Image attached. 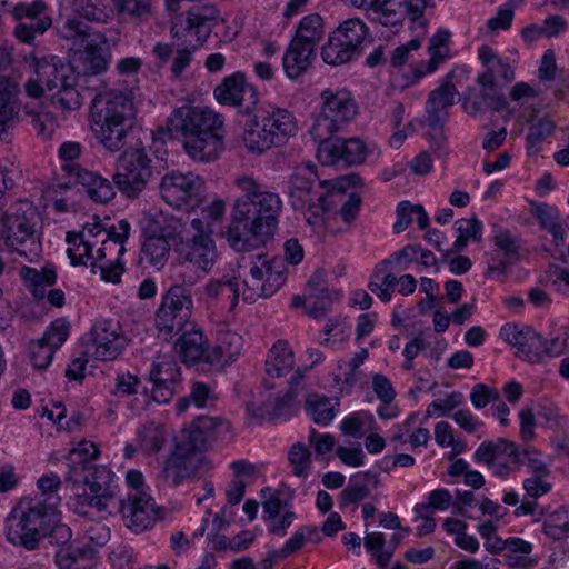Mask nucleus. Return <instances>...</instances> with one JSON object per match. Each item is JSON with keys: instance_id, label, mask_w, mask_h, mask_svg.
Masks as SVG:
<instances>
[{"instance_id": "obj_1", "label": "nucleus", "mask_w": 569, "mask_h": 569, "mask_svg": "<svg viewBox=\"0 0 569 569\" xmlns=\"http://www.w3.org/2000/svg\"><path fill=\"white\" fill-rule=\"evenodd\" d=\"M243 194L236 199L230 223L222 237L238 252H248L263 246L278 226L282 201L277 193L262 191L250 177L236 180Z\"/></svg>"}, {"instance_id": "obj_2", "label": "nucleus", "mask_w": 569, "mask_h": 569, "mask_svg": "<svg viewBox=\"0 0 569 569\" xmlns=\"http://www.w3.org/2000/svg\"><path fill=\"white\" fill-rule=\"evenodd\" d=\"M170 138H182L186 152L196 161H216L224 150L223 118L213 110L182 106L167 120Z\"/></svg>"}, {"instance_id": "obj_3", "label": "nucleus", "mask_w": 569, "mask_h": 569, "mask_svg": "<svg viewBox=\"0 0 569 569\" xmlns=\"http://www.w3.org/2000/svg\"><path fill=\"white\" fill-rule=\"evenodd\" d=\"M358 106L348 90L322 91V166L343 162L347 167L358 166L366 160L367 148L358 138L343 139L335 136L356 117Z\"/></svg>"}, {"instance_id": "obj_4", "label": "nucleus", "mask_w": 569, "mask_h": 569, "mask_svg": "<svg viewBox=\"0 0 569 569\" xmlns=\"http://www.w3.org/2000/svg\"><path fill=\"white\" fill-rule=\"evenodd\" d=\"M220 11L214 4L192 7L184 18H179L171 27L172 43L157 42L152 49L160 64L167 63L176 56L171 64V73L179 78L190 66L192 53L202 44L219 20Z\"/></svg>"}, {"instance_id": "obj_5", "label": "nucleus", "mask_w": 569, "mask_h": 569, "mask_svg": "<svg viewBox=\"0 0 569 569\" xmlns=\"http://www.w3.org/2000/svg\"><path fill=\"white\" fill-rule=\"evenodd\" d=\"M136 116L131 91L110 90L92 101L91 130L110 152L120 151Z\"/></svg>"}, {"instance_id": "obj_6", "label": "nucleus", "mask_w": 569, "mask_h": 569, "mask_svg": "<svg viewBox=\"0 0 569 569\" xmlns=\"http://www.w3.org/2000/svg\"><path fill=\"white\" fill-rule=\"evenodd\" d=\"M41 220L38 208L20 199L6 209L0 208V240L12 252L29 262L38 261L42 253Z\"/></svg>"}, {"instance_id": "obj_7", "label": "nucleus", "mask_w": 569, "mask_h": 569, "mask_svg": "<svg viewBox=\"0 0 569 569\" xmlns=\"http://www.w3.org/2000/svg\"><path fill=\"white\" fill-rule=\"evenodd\" d=\"M59 502L60 498H22L6 519L8 541L27 550L37 549L49 526L57 521Z\"/></svg>"}, {"instance_id": "obj_8", "label": "nucleus", "mask_w": 569, "mask_h": 569, "mask_svg": "<svg viewBox=\"0 0 569 569\" xmlns=\"http://www.w3.org/2000/svg\"><path fill=\"white\" fill-rule=\"evenodd\" d=\"M36 74L44 83L52 104L63 111H73L81 107L77 86V76L72 67L53 57L36 64Z\"/></svg>"}, {"instance_id": "obj_9", "label": "nucleus", "mask_w": 569, "mask_h": 569, "mask_svg": "<svg viewBox=\"0 0 569 569\" xmlns=\"http://www.w3.org/2000/svg\"><path fill=\"white\" fill-rule=\"evenodd\" d=\"M160 172L144 148L126 149L116 161V188L127 198H137Z\"/></svg>"}, {"instance_id": "obj_10", "label": "nucleus", "mask_w": 569, "mask_h": 569, "mask_svg": "<svg viewBox=\"0 0 569 569\" xmlns=\"http://www.w3.org/2000/svg\"><path fill=\"white\" fill-rule=\"evenodd\" d=\"M368 28L359 19H349L332 31L322 44V61L331 66L350 62L362 51Z\"/></svg>"}, {"instance_id": "obj_11", "label": "nucleus", "mask_w": 569, "mask_h": 569, "mask_svg": "<svg viewBox=\"0 0 569 569\" xmlns=\"http://www.w3.org/2000/svg\"><path fill=\"white\" fill-rule=\"evenodd\" d=\"M193 300L190 289L181 284L171 286L162 296L156 312V327L164 337L178 335L191 321Z\"/></svg>"}, {"instance_id": "obj_12", "label": "nucleus", "mask_w": 569, "mask_h": 569, "mask_svg": "<svg viewBox=\"0 0 569 569\" xmlns=\"http://www.w3.org/2000/svg\"><path fill=\"white\" fill-rule=\"evenodd\" d=\"M231 435V425L217 418L200 416L188 427L183 428L176 438L174 449L179 453L194 457L206 451L217 440H228Z\"/></svg>"}, {"instance_id": "obj_13", "label": "nucleus", "mask_w": 569, "mask_h": 569, "mask_svg": "<svg viewBox=\"0 0 569 569\" xmlns=\"http://www.w3.org/2000/svg\"><path fill=\"white\" fill-rule=\"evenodd\" d=\"M191 227L196 230V233L180 240V244L176 249L178 258L181 263H188L203 273H209L218 258L214 240L210 231L206 230L207 228L201 219H193Z\"/></svg>"}, {"instance_id": "obj_14", "label": "nucleus", "mask_w": 569, "mask_h": 569, "mask_svg": "<svg viewBox=\"0 0 569 569\" xmlns=\"http://www.w3.org/2000/svg\"><path fill=\"white\" fill-rule=\"evenodd\" d=\"M500 336L511 346L517 348L516 356L528 362H539L545 356H557L562 349L555 350L558 338L547 341L531 327L506 325L501 328Z\"/></svg>"}, {"instance_id": "obj_15", "label": "nucleus", "mask_w": 569, "mask_h": 569, "mask_svg": "<svg viewBox=\"0 0 569 569\" xmlns=\"http://www.w3.org/2000/svg\"><path fill=\"white\" fill-rule=\"evenodd\" d=\"M159 191L166 203L180 209L200 201L204 191V180L190 171H171L161 178Z\"/></svg>"}, {"instance_id": "obj_16", "label": "nucleus", "mask_w": 569, "mask_h": 569, "mask_svg": "<svg viewBox=\"0 0 569 569\" xmlns=\"http://www.w3.org/2000/svg\"><path fill=\"white\" fill-rule=\"evenodd\" d=\"M318 180V171L315 164H307L299 168L290 178V200L296 210L305 213L309 224L316 226L319 218L320 196L315 190Z\"/></svg>"}, {"instance_id": "obj_17", "label": "nucleus", "mask_w": 569, "mask_h": 569, "mask_svg": "<svg viewBox=\"0 0 569 569\" xmlns=\"http://www.w3.org/2000/svg\"><path fill=\"white\" fill-rule=\"evenodd\" d=\"M118 509L126 527L134 533L152 528L161 518L154 499L142 490L130 491L126 499L119 500Z\"/></svg>"}, {"instance_id": "obj_18", "label": "nucleus", "mask_w": 569, "mask_h": 569, "mask_svg": "<svg viewBox=\"0 0 569 569\" xmlns=\"http://www.w3.org/2000/svg\"><path fill=\"white\" fill-rule=\"evenodd\" d=\"M217 101L234 107L238 112L251 114L259 101L256 88L248 83L243 72L237 71L226 77L213 91Z\"/></svg>"}, {"instance_id": "obj_19", "label": "nucleus", "mask_w": 569, "mask_h": 569, "mask_svg": "<svg viewBox=\"0 0 569 569\" xmlns=\"http://www.w3.org/2000/svg\"><path fill=\"white\" fill-rule=\"evenodd\" d=\"M307 361L299 367L289 380V391L282 397H276L272 402H263L261 406L250 402L247 405V411L256 418H268L269 420L278 418L284 407L289 405L296 396L297 387L306 377L307 371L311 370L319 361L318 350L309 348L306 351Z\"/></svg>"}, {"instance_id": "obj_20", "label": "nucleus", "mask_w": 569, "mask_h": 569, "mask_svg": "<svg viewBox=\"0 0 569 569\" xmlns=\"http://www.w3.org/2000/svg\"><path fill=\"white\" fill-rule=\"evenodd\" d=\"M475 460L487 463L497 476L510 472V465H520L521 455L515 442L503 438L497 441H483L475 452Z\"/></svg>"}, {"instance_id": "obj_21", "label": "nucleus", "mask_w": 569, "mask_h": 569, "mask_svg": "<svg viewBox=\"0 0 569 569\" xmlns=\"http://www.w3.org/2000/svg\"><path fill=\"white\" fill-rule=\"evenodd\" d=\"M90 335L96 347L94 357L98 360H114L127 346V338L122 335L119 321L98 320L92 326Z\"/></svg>"}, {"instance_id": "obj_22", "label": "nucleus", "mask_w": 569, "mask_h": 569, "mask_svg": "<svg viewBox=\"0 0 569 569\" xmlns=\"http://www.w3.org/2000/svg\"><path fill=\"white\" fill-rule=\"evenodd\" d=\"M180 367L172 356H158L149 371V379L153 385L151 398L158 403L169 402L180 381Z\"/></svg>"}, {"instance_id": "obj_23", "label": "nucleus", "mask_w": 569, "mask_h": 569, "mask_svg": "<svg viewBox=\"0 0 569 569\" xmlns=\"http://www.w3.org/2000/svg\"><path fill=\"white\" fill-rule=\"evenodd\" d=\"M458 90L455 84L446 81L432 90L426 103V113L428 126L437 131V147L443 141L442 128L448 117V108L455 103Z\"/></svg>"}, {"instance_id": "obj_24", "label": "nucleus", "mask_w": 569, "mask_h": 569, "mask_svg": "<svg viewBox=\"0 0 569 569\" xmlns=\"http://www.w3.org/2000/svg\"><path fill=\"white\" fill-rule=\"evenodd\" d=\"M62 170L68 177L73 178L76 183L81 184L88 197L94 202L107 203L114 198L113 181L111 182L98 172L81 168L77 163L62 164Z\"/></svg>"}, {"instance_id": "obj_25", "label": "nucleus", "mask_w": 569, "mask_h": 569, "mask_svg": "<svg viewBox=\"0 0 569 569\" xmlns=\"http://www.w3.org/2000/svg\"><path fill=\"white\" fill-rule=\"evenodd\" d=\"M54 561L59 569H92L98 562V551L89 543L74 540L68 547L58 548Z\"/></svg>"}, {"instance_id": "obj_26", "label": "nucleus", "mask_w": 569, "mask_h": 569, "mask_svg": "<svg viewBox=\"0 0 569 569\" xmlns=\"http://www.w3.org/2000/svg\"><path fill=\"white\" fill-rule=\"evenodd\" d=\"M84 470L88 471L84 483L93 495L99 496L96 502L102 508H109L114 502L118 491L114 473L106 466H91Z\"/></svg>"}, {"instance_id": "obj_27", "label": "nucleus", "mask_w": 569, "mask_h": 569, "mask_svg": "<svg viewBox=\"0 0 569 569\" xmlns=\"http://www.w3.org/2000/svg\"><path fill=\"white\" fill-rule=\"evenodd\" d=\"M174 348L183 362L196 363L207 356V339L196 323L187 325L181 331Z\"/></svg>"}, {"instance_id": "obj_28", "label": "nucleus", "mask_w": 569, "mask_h": 569, "mask_svg": "<svg viewBox=\"0 0 569 569\" xmlns=\"http://www.w3.org/2000/svg\"><path fill=\"white\" fill-rule=\"evenodd\" d=\"M242 337L230 330L218 333L217 343L207 352L206 362L224 367L238 358L242 350Z\"/></svg>"}, {"instance_id": "obj_29", "label": "nucleus", "mask_w": 569, "mask_h": 569, "mask_svg": "<svg viewBox=\"0 0 569 569\" xmlns=\"http://www.w3.org/2000/svg\"><path fill=\"white\" fill-rule=\"evenodd\" d=\"M261 122L266 123L276 147L283 146L289 137L295 136L297 126L293 116L286 109L272 108L259 114Z\"/></svg>"}, {"instance_id": "obj_30", "label": "nucleus", "mask_w": 569, "mask_h": 569, "mask_svg": "<svg viewBox=\"0 0 569 569\" xmlns=\"http://www.w3.org/2000/svg\"><path fill=\"white\" fill-rule=\"evenodd\" d=\"M197 472L194 457L179 453L174 449L170 457L166 460L160 472V478L170 487H178L186 479L191 478Z\"/></svg>"}, {"instance_id": "obj_31", "label": "nucleus", "mask_w": 569, "mask_h": 569, "mask_svg": "<svg viewBox=\"0 0 569 569\" xmlns=\"http://www.w3.org/2000/svg\"><path fill=\"white\" fill-rule=\"evenodd\" d=\"M170 256L171 243L149 232L141 242L138 262L142 268L160 271L168 263Z\"/></svg>"}, {"instance_id": "obj_32", "label": "nucleus", "mask_w": 569, "mask_h": 569, "mask_svg": "<svg viewBox=\"0 0 569 569\" xmlns=\"http://www.w3.org/2000/svg\"><path fill=\"white\" fill-rule=\"evenodd\" d=\"M203 296L208 302H220L233 310L239 300V281L236 277L223 276L210 279L203 287Z\"/></svg>"}, {"instance_id": "obj_33", "label": "nucleus", "mask_w": 569, "mask_h": 569, "mask_svg": "<svg viewBox=\"0 0 569 569\" xmlns=\"http://www.w3.org/2000/svg\"><path fill=\"white\" fill-rule=\"evenodd\" d=\"M317 535L316 527H301L296 533L286 541V543L278 550H271L267 553V556L260 561L258 569H272L274 563L279 560H282L298 550H300L307 541H317L313 539V536Z\"/></svg>"}, {"instance_id": "obj_34", "label": "nucleus", "mask_w": 569, "mask_h": 569, "mask_svg": "<svg viewBox=\"0 0 569 569\" xmlns=\"http://www.w3.org/2000/svg\"><path fill=\"white\" fill-rule=\"evenodd\" d=\"M316 58L317 53L312 51V48L291 40L282 58L286 76L290 79L299 78L307 72Z\"/></svg>"}, {"instance_id": "obj_35", "label": "nucleus", "mask_w": 569, "mask_h": 569, "mask_svg": "<svg viewBox=\"0 0 569 569\" xmlns=\"http://www.w3.org/2000/svg\"><path fill=\"white\" fill-rule=\"evenodd\" d=\"M242 141L246 149L251 153H262L276 147L273 137L268 131L266 123L261 122L259 114L246 121Z\"/></svg>"}, {"instance_id": "obj_36", "label": "nucleus", "mask_w": 569, "mask_h": 569, "mask_svg": "<svg viewBox=\"0 0 569 569\" xmlns=\"http://www.w3.org/2000/svg\"><path fill=\"white\" fill-rule=\"evenodd\" d=\"M19 273L26 287L37 300L44 299L46 290L57 281V272L53 266H46L41 270L24 266L20 268Z\"/></svg>"}, {"instance_id": "obj_37", "label": "nucleus", "mask_w": 569, "mask_h": 569, "mask_svg": "<svg viewBox=\"0 0 569 569\" xmlns=\"http://www.w3.org/2000/svg\"><path fill=\"white\" fill-rule=\"evenodd\" d=\"M295 365V353L286 340H278L266 359V373L279 378L290 372Z\"/></svg>"}, {"instance_id": "obj_38", "label": "nucleus", "mask_w": 569, "mask_h": 569, "mask_svg": "<svg viewBox=\"0 0 569 569\" xmlns=\"http://www.w3.org/2000/svg\"><path fill=\"white\" fill-rule=\"evenodd\" d=\"M533 217L538 220L541 229L547 230L552 236L556 247L565 244V229L560 223L559 211L548 203L533 202Z\"/></svg>"}, {"instance_id": "obj_39", "label": "nucleus", "mask_w": 569, "mask_h": 569, "mask_svg": "<svg viewBox=\"0 0 569 569\" xmlns=\"http://www.w3.org/2000/svg\"><path fill=\"white\" fill-rule=\"evenodd\" d=\"M119 19L124 23L141 24L152 14V0H113Z\"/></svg>"}, {"instance_id": "obj_40", "label": "nucleus", "mask_w": 569, "mask_h": 569, "mask_svg": "<svg viewBox=\"0 0 569 569\" xmlns=\"http://www.w3.org/2000/svg\"><path fill=\"white\" fill-rule=\"evenodd\" d=\"M186 228L187 224L181 218L161 213L153 220L149 232L177 247L180 244V240H184L182 236Z\"/></svg>"}, {"instance_id": "obj_41", "label": "nucleus", "mask_w": 569, "mask_h": 569, "mask_svg": "<svg viewBox=\"0 0 569 569\" xmlns=\"http://www.w3.org/2000/svg\"><path fill=\"white\" fill-rule=\"evenodd\" d=\"M292 307L302 309L306 315L313 319L320 317V273L316 270L307 282L303 295L292 298Z\"/></svg>"}, {"instance_id": "obj_42", "label": "nucleus", "mask_w": 569, "mask_h": 569, "mask_svg": "<svg viewBox=\"0 0 569 569\" xmlns=\"http://www.w3.org/2000/svg\"><path fill=\"white\" fill-rule=\"evenodd\" d=\"M81 72L84 76H96L104 72L110 62L109 49L99 43L87 42L80 56Z\"/></svg>"}, {"instance_id": "obj_43", "label": "nucleus", "mask_w": 569, "mask_h": 569, "mask_svg": "<svg viewBox=\"0 0 569 569\" xmlns=\"http://www.w3.org/2000/svg\"><path fill=\"white\" fill-rule=\"evenodd\" d=\"M167 440L168 435L163 426L153 421L144 423L137 431L138 447L148 455L159 452Z\"/></svg>"}, {"instance_id": "obj_44", "label": "nucleus", "mask_w": 569, "mask_h": 569, "mask_svg": "<svg viewBox=\"0 0 569 569\" xmlns=\"http://www.w3.org/2000/svg\"><path fill=\"white\" fill-rule=\"evenodd\" d=\"M378 476L370 471L352 476L350 485L341 492L343 503L361 501L370 493V486L375 488L378 486Z\"/></svg>"}, {"instance_id": "obj_45", "label": "nucleus", "mask_w": 569, "mask_h": 569, "mask_svg": "<svg viewBox=\"0 0 569 569\" xmlns=\"http://www.w3.org/2000/svg\"><path fill=\"white\" fill-rule=\"evenodd\" d=\"M362 180L356 173H348L331 180H322V212L330 210L329 198L333 196L345 197L350 188L361 186Z\"/></svg>"}, {"instance_id": "obj_46", "label": "nucleus", "mask_w": 569, "mask_h": 569, "mask_svg": "<svg viewBox=\"0 0 569 569\" xmlns=\"http://www.w3.org/2000/svg\"><path fill=\"white\" fill-rule=\"evenodd\" d=\"M109 233L108 240H104L102 246L97 249L100 258L106 256H122L126 251L124 242L130 233V224L126 220H120L118 227L107 228Z\"/></svg>"}, {"instance_id": "obj_47", "label": "nucleus", "mask_w": 569, "mask_h": 569, "mask_svg": "<svg viewBox=\"0 0 569 569\" xmlns=\"http://www.w3.org/2000/svg\"><path fill=\"white\" fill-rule=\"evenodd\" d=\"M449 39H450V32L448 30H442V29L439 30L436 34H433L430 38L428 51L431 57H430L429 61L427 62V69L426 70L416 69L415 78L419 79L422 76H425L426 73L433 72L437 69L438 64L446 58L447 52L449 51V49H448Z\"/></svg>"}, {"instance_id": "obj_48", "label": "nucleus", "mask_w": 569, "mask_h": 569, "mask_svg": "<svg viewBox=\"0 0 569 569\" xmlns=\"http://www.w3.org/2000/svg\"><path fill=\"white\" fill-rule=\"evenodd\" d=\"M477 83L480 87V96L483 106L493 111H500L507 108L508 101L506 97L499 91L498 83L495 79H492V74H479L477 78Z\"/></svg>"}, {"instance_id": "obj_49", "label": "nucleus", "mask_w": 569, "mask_h": 569, "mask_svg": "<svg viewBox=\"0 0 569 569\" xmlns=\"http://www.w3.org/2000/svg\"><path fill=\"white\" fill-rule=\"evenodd\" d=\"M292 40L312 48V51L317 53L320 43V14L312 13L303 17Z\"/></svg>"}, {"instance_id": "obj_50", "label": "nucleus", "mask_w": 569, "mask_h": 569, "mask_svg": "<svg viewBox=\"0 0 569 569\" xmlns=\"http://www.w3.org/2000/svg\"><path fill=\"white\" fill-rule=\"evenodd\" d=\"M68 243L67 253L72 266H86L91 268V261L97 259L93 248L86 241H80L76 231H69L66 237Z\"/></svg>"}, {"instance_id": "obj_51", "label": "nucleus", "mask_w": 569, "mask_h": 569, "mask_svg": "<svg viewBox=\"0 0 569 569\" xmlns=\"http://www.w3.org/2000/svg\"><path fill=\"white\" fill-rule=\"evenodd\" d=\"M258 260H261L260 264H253L250 268V277L243 280L246 291L243 292V300L256 301L258 298L263 296V283H266L267 266L269 260L262 259L258 256Z\"/></svg>"}, {"instance_id": "obj_52", "label": "nucleus", "mask_w": 569, "mask_h": 569, "mask_svg": "<svg viewBox=\"0 0 569 569\" xmlns=\"http://www.w3.org/2000/svg\"><path fill=\"white\" fill-rule=\"evenodd\" d=\"M556 129L555 121L549 116H543L541 118H532L530 120V124L528 128V133L526 137L528 143V150L538 151V146L545 141L548 137H550Z\"/></svg>"}, {"instance_id": "obj_53", "label": "nucleus", "mask_w": 569, "mask_h": 569, "mask_svg": "<svg viewBox=\"0 0 569 569\" xmlns=\"http://www.w3.org/2000/svg\"><path fill=\"white\" fill-rule=\"evenodd\" d=\"M52 26V19L49 16L39 19L20 21L13 30L14 37L27 44H32L37 34H43Z\"/></svg>"}, {"instance_id": "obj_54", "label": "nucleus", "mask_w": 569, "mask_h": 569, "mask_svg": "<svg viewBox=\"0 0 569 569\" xmlns=\"http://www.w3.org/2000/svg\"><path fill=\"white\" fill-rule=\"evenodd\" d=\"M288 461L293 476L307 478L311 469V452L303 442L293 443L288 450Z\"/></svg>"}, {"instance_id": "obj_55", "label": "nucleus", "mask_w": 569, "mask_h": 569, "mask_svg": "<svg viewBox=\"0 0 569 569\" xmlns=\"http://www.w3.org/2000/svg\"><path fill=\"white\" fill-rule=\"evenodd\" d=\"M120 257L121 256H106V258H100L97 252V259L91 261V272L97 273V270H99L104 281L113 283L120 282L121 274L124 270Z\"/></svg>"}, {"instance_id": "obj_56", "label": "nucleus", "mask_w": 569, "mask_h": 569, "mask_svg": "<svg viewBox=\"0 0 569 569\" xmlns=\"http://www.w3.org/2000/svg\"><path fill=\"white\" fill-rule=\"evenodd\" d=\"M287 280V268L279 258L269 260L267 266L266 283H263V298L276 293Z\"/></svg>"}, {"instance_id": "obj_57", "label": "nucleus", "mask_w": 569, "mask_h": 569, "mask_svg": "<svg viewBox=\"0 0 569 569\" xmlns=\"http://www.w3.org/2000/svg\"><path fill=\"white\" fill-rule=\"evenodd\" d=\"M373 417L367 411H358L346 417L340 425L343 435L355 438H361L367 430L372 427L367 425L373 423Z\"/></svg>"}, {"instance_id": "obj_58", "label": "nucleus", "mask_w": 569, "mask_h": 569, "mask_svg": "<svg viewBox=\"0 0 569 569\" xmlns=\"http://www.w3.org/2000/svg\"><path fill=\"white\" fill-rule=\"evenodd\" d=\"M452 503V496L447 489L432 490L428 501L415 506L417 517H425V512L432 510H447Z\"/></svg>"}, {"instance_id": "obj_59", "label": "nucleus", "mask_w": 569, "mask_h": 569, "mask_svg": "<svg viewBox=\"0 0 569 569\" xmlns=\"http://www.w3.org/2000/svg\"><path fill=\"white\" fill-rule=\"evenodd\" d=\"M213 399L214 397L208 385L203 382H194L191 387L190 395L178 401L177 410L179 413L184 412L189 407L190 401H192L198 408H202L209 400Z\"/></svg>"}, {"instance_id": "obj_60", "label": "nucleus", "mask_w": 569, "mask_h": 569, "mask_svg": "<svg viewBox=\"0 0 569 569\" xmlns=\"http://www.w3.org/2000/svg\"><path fill=\"white\" fill-rule=\"evenodd\" d=\"M70 323L64 319H57L48 327L41 340L57 351L69 337Z\"/></svg>"}, {"instance_id": "obj_61", "label": "nucleus", "mask_w": 569, "mask_h": 569, "mask_svg": "<svg viewBox=\"0 0 569 569\" xmlns=\"http://www.w3.org/2000/svg\"><path fill=\"white\" fill-rule=\"evenodd\" d=\"M76 234L80 238V241H86L92 247L102 246L104 240H108L109 233L107 227L93 217V222H87L82 230L76 231Z\"/></svg>"}, {"instance_id": "obj_62", "label": "nucleus", "mask_w": 569, "mask_h": 569, "mask_svg": "<svg viewBox=\"0 0 569 569\" xmlns=\"http://www.w3.org/2000/svg\"><path fill=\"white\" fill-rule=\"evenodd\" d=\"M325 343L331 348L339 347L350 335V326L342 320L330 319L325 326Z\"/></svg>"}, {"instance_id": "obj_63", "label": "nucleus", "mask_w": 569, "mask_h": 569, "mask_svg": "<svg viewBox=\"0 0 569 569\" xmlns=\"http://www.w3.org/2000/svg\"><path fill=\"white\" fill-rule=\"evenodd\" d=\"M431 0H405L406 12L409 16L412 29L420 30L423 36L426 33L427 20L425 19V11L430 4Z\"/></svg>"}, {"instance_id": "obj_64", "label": "nucleus", "mask_w": 569, "mask_h": 569, "mask_svg": "<svg viewBox=\"0 0 569 569\" xmlns=\"http://www.w3.org/2000/svg\"><path fill=\"white\" fill-rule=\"evenodd\" d=\"M54 350L41 339L31 341L29 345V356L34 368L46 369L52 361Z\"/></svg>"}]
</instances>
